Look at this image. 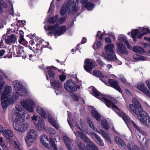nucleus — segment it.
<instances>
[{"label": "nucleus", "instance_id": "bb28decb", "mask_svg": "<svg viewBox=\"0 0 150 150\" xmlns=\"http://www.w3.org/2000/svg\"><path fill=\"white\" fill-rule=\"evenodd\" d=\"M40 140L41 143L45 147H48L49 144L45 142L46 140L48 141L47 137L45 134L42 135L40 138Z\"/></svg>", "mask_w": 150, "mask_h": 150}, {"label": "nucleus", "instance_id": "7ed1b4c3", "mask_svg": "<svg viewBox=\"0 0 150 150\" xmlns=\"http://www.w3.org/2000/svg\"><path fill=\"white\" fill-rule=\"evenodd\" d=\"M21 120V117L18 116L13 121V127L18 132H23L27 129L29 125L28 122L25 121L22 122Z\"/></svg>", "mask_w": 150, "mask_h": 150}, {"label": "nucleus", "instance_id": "6ab92c4d", "mask_svg": "<svg viewBox=\"0 0 150 150\" xmlns=\"http://www.w3.org/2000/svg\"><path fill=\"white\" fill-rule=\"evenodd\" d=\"M115 140L120 148L122 149H125L127 148L126 144L120 138L117 137H115Z\"/></svg>", "mask_w": 150, "mask_h": 150}, {"label": "nucleus", "instance_id": "7c9ffc66", "mask_svg": "<svg viewBox=\"0 0 150 150\" xmlns=\"http://www.w3.org/2000/svg\"><path fill=\"white\" fill-rule=\"evenodd\" d=\"M13 141H14L13 146L14 150H22L21 145L18 140L14 141V140ZM10 142L12 143V142Z\"/></svg>", "mask_w": 150, "mask_h": 150}, {"label": "nucleus", "instance_id": "f704fd0d", "mask_svg": "<svg viewBox=\"0 0 150 150\" xmlns=\"http://www.w3.org/2000/svg\"><path fill=\"white\" fill-rule=\"evenodd\" d=\"M133 51L135 52L139 53L141 54L144 52L143 49L139 46H135L133 47Z\"/></svg>", "mask_w": 150, "mask_h": 150}, {"label": "nucleus", "instance_id": "aec40b11", "mask_svg": "<svg viewBox=\"0 0 150 150\" xmlns=\"http://www.w3.org/2000/svg\"><path fill=\"white\" fill-rule=\"evenodd\" d=\"M15 110H14L17 111V112H16L14 113L13 115V117L15 118L16 117H17L18 116L21 117V115H23L22 114V112L23 113L24 110H23L22 108L18 105H16L15 108Z\"/></svg>", "mask_w": 150, "mask_h": 150}, {"label": "nucleus", "instance_id": "393cba45", "mask_svg": "<svg viewBox=\"0 0 150 150\" xmlns=\"http://www.w3.org/2000/svg\"><path fill=\"white\" fill-rule=\"evenodd\" d=\"M48 71V74L50 78H53L55 74L53 71L57 69V68L54 66L47 67Z\"/></svg>", "mask_w": 150, "mask_h": 150}, {"label": "nucleus", "instance_id": "603ef678", "mask_svg": "<svg viewBox=\"0 0 150 150\" xmlns=\"http://www.w3.org/2000/svg\"><path fill=\"white\" fill-rule=\"evenodd\" d=\"M65 18H61L57 20V24H62L65 21Z\"/></svg>", "mask_w": 150, "mask_h": 150}, {"label": "nucleus", "instance_id": "c85d7f7f", "mask_svg": "<svg viewBox=\"0 0 150 150\" xmlns=\"http://www.w3.org/2000/svg\"><path fill=\"white\" fill-rule=\"evenodd\" d=\"M91 112L93 116L97 121H100L101 120V116L97 111L94 110H92Z\"/></svg>", "mask_w": 150, "mask_h": 150}, {"label": "nucleus", "instance_id": "2eb2a0df", "mask_svg": "<svg viewBox=\"0 0 150 150\" xmlns=\"http://www.w3.org/2000/svg\"><path fill=\"white\" fill-rule=\"evenodd\" d=\"M93 62L91 60L89 59L86 60L83 67L85 70L87 72H90L93 67Z\"/></svg>", "mask_w": 150, "mask_h": 150}, {"label": "nucleus", "instance_id": "9b49d317", "mask_svg": "<svg viewBox=\"0 0 150 150\" xmlns=\"http://www.w3.org/2000/svg\"><path fill=\"white\" fill-rule=\"evenodd\" d=\"M64 88L67 91L70 93H72L77 90V87L75 83L70 80L67 81L64 84Z\"/></svg>", "mask_w": 150, "mask_h": 150}, {"label": "nucleus", "instance_id": "6e6d98bb", "mask_svg": "<svg viewBox=\"0 0 150 150\" xmlns=\"http://www.w3.org/2000/svg\"><path fill=\"white\" fill-rule=\"evenodd\" d=\"M59 78L62 81H63L65 79L66 76L63 74H62L59 76Z\"/></svg>", "mask_w": 150, "mask_h": 150}, {"label": "nucleus", "instance_id": "473e14b6", "mask_svg": "<svg viewBox=\"0 0 150 150\" xmlns=\"http://www.w3.org/2000/svg\"><path fill=\"white\" fill-rule=\"evenodd\" d=\"M51 85L58 88H60L62 87V83L59 81H54L51 82Z\"/></svg>", "mask_w": 150, "mask_h": 150}, {"label": "nucleus", "instance_id": "3c124183", "mask_svg": "<svg viewBox=\"0 0 150 150\" xmlns=\"http://www.w3.org/2000/svg\"><path fill=\"white\" fill-rule=\"evenodd\" d=\"M54 139L56 142H59L60 140V138L59 137L57 133L56 134L54 135Z\"/></svg>", "mask_w": 150, "mask_h": 150}, {"label": "nucleus", "instance_id": "ea45409f", "mask_svg": "<svg viewBox=\"0 0 150 150\" xmlns=\"http://www.w3.org/2000/svg\"><path fill=\"white\" fill-rule=\"evenodd\" d=\"M12 88L8 86H6L4 88L3 94H9L11 93Z\"/></svg>", "mask_w": 150, "mask_h": 150}, {"label": "nucleus", "instance_id": "4c0bfd02", "mask_svg": "<svg viewBox=\"0 0 150 150\" xmlns=\"http://www.w3.org/2000/svg\"><path fill=\"white\" fill-rule=\"evenodd\" d=\"M48 141L50 142V145L53 147L54 150H57V146L53 139L52 138H50Z\"/></svg>", "mask_w": 150, "mask_h": 150}, {"label": "nucleus", "instance_id": "58836bf2", "mask_svg": "<svg viewBox=\"0 0 150 150\" xmlns=\"http://www.w3.org/2000/svg\"><path fill=\"white\" fill-rule=\"evenodd\" d=\"M101 124L103 127L105 129L107 130L109 129V125L106 120H103L101 122Z\"/></svg>", "mask_w": 150, "mask_h": 150}, {"label": "nucleus", "instance_id": "f8f14e48", "mask_svg": "<svg viewBox=\"0 0 150 150\" xmlns=\"http://www.w3.org/2000/svg\"><path fill=\"white\" fill-rule=\"evenodd\" d=\"M143 112V114H141V116L139 118V120L144 125L149 127L150 125V117L146 112Z\"/></svg>", "mask_w": 150, "mask_h": 150}, {"label": "nucleus", "instance_id": "8fccbe9b", "mask_svg": "<svg viewBox=\"0 0 150 150\" xmlns=\"http://www.w3.org/2000/svg\"><path fill=\"white\" fill-rule=\"evenodd\" d=\"M49 132L51 135L53 134L54 135L57 133L55 129L52 128H49Z\"/></svg>", "mask_w": 150, "mask_h": 150}, {"label": "nucleus", "instance_id": "423d86ee", "mask_svg": "<svg viewBox=\"0 0 150 150\" xmlns=\"http://www.w3.org/2000/svg\"><path fill=\"white\" fill-rule=\"evenodd\" d=\"M114 47V45L112 44L106 45L104 47V49L107 54L102 55V56L108 60H116L117 58L113 50Z\"/></svg>", "mask_w": 150, "mask_h": 150}, {"label": "nucleus", "instance_id": "412c9836", "mask_svg": "<svg viewBox=\"0 0 150 150\" xmlns=\"http://www.w3.org/2000/svg\"><path fill=\"white\" fill-rule=\"evenodd\" d=\"M63 140L68 150H71L73 145L71 140L69 137L66 136H64L63 137Z\"/></svg>", "mask_w": 150, "mask_h": 150}, {"label": "nucleus", "instance_id": "338daca9", "mask_svg": "<svg viewBox=\"0 0 150 150\" xmlns=\"http://www.w3.org/2000/svg\"><path fill=\"white\" fill-rule=\"evenodd\" d=\"M3 138L2 137H1L0 138V143H1V145L2 144H6L7 145V143H3Z\"/></svg>", "mask_w": 150, "mask_h": 150}, {"label": "nucleus", "instance_id": "a18cd8bd", "mask_svg": "<svg viewBox=\"0 0 150 150\" xmlns=\"http://www.w3.org/2000/svg\"><path fill=\"white\" fill-rule=\"evenodd\" d=\"M129 150H140L139 147L136 145H128V146Z\"/></svg>", "mask_w": 150, "mask_h": 150}, {"label": "nucleus", "instance_id": "c03bdc74", "mask_svg": "<svg viewBox=\"0 0 150 150\" xmlns=\"http://www.w3.org/2000/svg\"><path fill=\"white\" fill-rule=\"evenodd\" d=\"M102 46V44L100 41H98L96 44H94L93 46V49L96 50Z\"/></svg>", "mask_w": 150, "mask_h": 150}, {"label": "nucleus", "instance_id": "bf43d9fd", "mask_svg": "<svg viewBox=\"0 0 150 150\" xmlns=\"http://www.w3.org/2000/svg\"><path fill=\"white\" fill-rule=\"evenodd\" d=\"M145 83L148 88L150 90V80H147L146 81H145Z\"/></svg>", "mask_w": 150, "mask_h": 150}, {"label": "nucleus", "instance_id": "cd10ccee", "mask_svg": "<svg viewBox=\"0 0 150 150\" xmlns=\"http://www.w3.org/2000/svg\"><path fill=\"white\" fill-rule=\"evenodd\" d=\"M37 112L43 118L45 119L46 118V112L40 106L38 107L37 108Z\"/></svg>", "mask_w": 150, "mask_h": 150}, {"label": "nucleus", "instance_id": "c756f323", "mask_svg": "<svg viewBox=\"0 0 150 150\" xmlns=\"http://www.w3.org/2000/svg\"><path fill=\"white\" fill-rule=\"evenodd\" d=\"M99 133L102 134L104 138L110 143L111 142V140L107 134L103 130L101 129L99 131Z\"/></svg>", "mask_w": 150, "mask_h": 150}, {"label": "nucleus", "instance_id": "20e7f679", "mask_svg": "<svg viewBox=\"0 0 150 150\" xmlns=\"http://www.w3.org/2000/svg\"><path fill=\"white\" fill-rule=\"evenodd\" d=\"M76 1L78 2L79 0ZM68 9L70 11L71 10L73 12L76 11L78 10V8L76 7V3L73 0H68L67 3H65L64 4L60 11L61 15L62 16L64 15Z\"/></svg>", "mask_w": 150, "mask_h": 150}, {"label": "nucleus", "instance_id": "4d7b16f0", "mask_svg": "<svg viewBox=\"0 0 150 150\" xmlns=\"http://www.w3.org/2000/svg\"><path fill=\"white\" fill-rule=\"evenodd\" d=\"M41 44L44 47H46L48 45V43L46 42L44 40H42L41 42Z\"/></svg>", "mask_w": 150, "mask_h": 150}, {"label": "nucleus", "instance_id": "f3484780", "mask_svg": "<svg viewBox=\"0 0 150 150\" xmlns=\"http://www.w3.org/2000/svg\"><path fill=\"white\" fill-rule=\"evenodd\" d=\"M4 135L8 140L9 142H12L15 139L14 135L13 132L10 130H5L3 132Z\"/></svg>", "mask_w": 150, "mask_h": 150}, {"label": "nucleus", "instance_id": "09e8293b", "mask_svg": "<svg viewBox=\"0 0 150 150\" xmlns=\"http://www.w3.org/2000/svg\"><path fill=\"white\" fill-rule=\"evenodd\" d=\"M71 97L72 99L75 101H77L79 99V97L77 94H71Z\"/></svg>", "mask_w": 150, "mask_h": 150}, {"label": "nucleus", "instance_id": "a19ab883", "mask_svg": "<svg viewBox=\"0 0 150 150\" xmlns=\"http://www.w3.org/2000/svg\"><path fill=\"white\" fill-rule=\"evenodd\" d=\"M93 135L95 137V138L99 143V144L102 146H103L104 143L103 141L100 139L99 136L96 133H93Z\"/></svg>", "mask_w": 150, "mask_h": 150}, {"label": "nucleus", "instance_id": "b1692460", "mask_svg": "<svg viewBox=\"0 0 150 150\" xmlns=\"http://www.w3.org/2000/svg\"><path fill=\"white\" fill-rule=\"evenodd\" d=\"M149 33V30L147 28H142L139 30V35L137 36L138 38H141L142 36Z\"/></svg>", "mask_w": 150, "mask_h": 150}, {"label": "nucleus", "instance_id": "f03ea898", "mask_svg": "<svg viewBox=\"0 0 150 150\" xmlns=\"http://www.w3.org/2000/svg\"><path fill=\"white\" fill-rule=\"evenodd\" d=\"M18 97L19 94H0V99L3 109L6 110L8 105L13 104Z\"/></svg>", "mask_w": 150, "mask_h": 150}, {"label": "nucleus", "instance_id": "774afa93", "mask_svg": "<svg viewBox=\"0 0 150 150\" xmlns=\"http://www.w3.org/2000/svg\"><path fill=\"white\" fill-rule=\"evenodd\" d=\"M86 42V39L84 38H83L81 41V42L82 44L85 43Z\"/></svg>", "mask_w": 150, "mask_h": 150}, {"label": "nucleus", "instance_id": "4be33fe9", "mask_svg": "<svg viewBox=\"0 0 150 150\" xmlns=\"http://www.w3.org/2000/svg\"><path fill=\"white\" fill-rule=\"evenodd\" d=\"M137 88L145 94H149L150 93L143 83H139L137 85Z\"/></svg>", "mask_w": 150, "mask_h": 150}, {"label": "nucleus", "instance_id": "5701e85b", "mask_svg": "<svg viewBox=\"0 0 150 150\" xmlns=\"http://www.w3.org/2000/svg\"><path fill=\"white\" fill-rule=\"evenodd\" d=\"M38 121V123L36 125L37 129L39 131H41L45 129V127L44 120L42 119H41Z\"/></svg>", "mask_w": 150, "mask_h": 150}, {"label": "nucleus", "instance_id": "c9c22d12", "mask_svg": "<svg viewBox=\"0 0 150 150\" xmlns=\"http://www.w3.org/2000/svg\"><path fill=\"white\" fill-rule=\"evenodd\" d=\"M93 74L94 75L97 77H101L103 78L105 76L103 75L102 73L98 70H95L93 71Z\"/></svg>", "mask_w": 150, "mask_h": 150}, {"label": "nucleus", "instance_id": "9d476101", "mask_svg": "<svg viewBox=\"0 0 150 150\" xmlns=\"http://www.w3.org/2000/svg\"><path fill=\"white\" fill-rule=\"evenodd\" d=\"M20 104L23 108L30 112H33V108L35 106L33 101L30 99L23 100L21 102Z\"/></svg>", "mask_w": 150, "mask_h": 150}, {"label": "nucleus", "instance_id": "0e129e2a", "mask_svg": "<svg viewBox=\"0 0 150 150\" xmlns=\"http://www.w3.org/2000/svg\"><path fill=\"white\" fill-rule=\"evenodd\" d=\"M21 38L20 41H19V42L21 44L22 42L23 41L25 40L23 38V37L22 35H21L20 36Z\"/></svg>", "mask_w": 150, "mask_h": 150}, {"label": "nucleus", "instance_id": "052dcab7", "mask_svg": "<svg viewBox=\"0 0 150 150\" xmlns=\"http://www.w3.org/2000/svg\"><path fill=\"white\" fill-rule=\"evenodd\" d=\"M38 117L36 116L35 115H34L32 118V120H33L36 121L38 120Z\"/></svg>", "mask_w": 150, "mask_h": 150}, {"label": "nucleus", "instance_id": "49530a36", "mask_svg": "<svg viewBox=\"0 0 150 150\" xmlns=\"http://www.w3.org/2000/svg\"><path fill=\"white\" fill-rule=\"evenodd\" d=\"M89 91H91L93 94H99V92L93 86H91L89 88Z\"/></svg>", "mask_w": 150, "mask_h": 150}, {"label": "nucleus", "instance_id": "a878e982", "mask_svg": "<svg viewBox=\"0 0 150 150\" xmlns=\"http://www.w3.org/2000/svg\"><path fill=\"white\" fill-rule=\"evenodd\" d=\"M49 122L56 129H59V126L57 122L51 117L49 116L48 118Z\"/></svg>", "mask_w": 150, "mask_h": 150}, {"label": "nucleus", "instance_id": "5fc2aeb1", "mask_svg": "<svg viewBox=\"0 0 150 150\" xmlns=\"http://www.w3.org/2000/svg\"><path fill=\"white\" fill-rule=\"evenodd\" d=\"M103 34L100 31H98L96 35L97 37H99V39H102V36H103Z\"/></svg>", "mask_w": 150, "mask_h": 150}, {"label": "nucleus", "instance_id": "13d9d810", "mask_svg": "<svg viewBox=\"0 0 150 150\" xmlns=\"http://www.w3.org/2000/svg\"><path fill=\"white\" fill-rule=\"evenodd\" d=\"M105 42L107 43H109L111 42L110 39L109 37H105Z\"/></svg>", "mask_w": 150, "mask_h": 150}, {"label": "nucleus", "instance_id": "864d4df0", "mask_svg": "<svg viewBox=\"0 0 150 150\" xmlns=\"http://www.w3.org/2000/svg\"><path fill=\"white\" fill-rule=\"evenodd\" d=\"M1 146L3 150H9L8 147L6 144H1Z\"/></svg>", "mask_w": 150, "mask_h": 150}, {"label": "nucleus", "instance_id": "37998d69", "mask_svg": "<svg viewBox=\"0 0 150 150\" xmlns=\"http://www.w3.org/2000/svg\"><path fill=\"white\" fill-rule=\"evenodd\" d=\"M58 17V16L57 15H56L55 17L50 18L49 19L48 21L51 23H53L55 22H56L57 23Z\"/></svg>", "mask_w": 150, "mask_h": 150}, {"label": "nucleus", "instance_id": "ddd939ff", "mask_svg": "<svg viewBox=\"0 0 150 150\" xmlns=\"http://www.w3.org/2000/svg\"><path fill=\"white\" fill-rule=\"evenodd\" d=\"M129 107L130 110L137 115L139 119L141 116V114H143V112H145V111L143 110L142 107L141 110H139V108H138L137 107L136 108L132 104H131L129 105Z\"/></svg>", "mask_w": 150, "mask_h": 150}, {"label": "nucleus", "instance_id": "1a4fd4ad", "mask_svg": "<svg viewBox=\"0 0 150 150\" xmlns=\"http://www.w3.org/2000/svg\"><path fill=\"white\" fill-rule=\"evenodd\" d=\"M48 28L49 30L53 31L55 35L58 36L63 34L66 30L65 26L59 27L57 25L49 26Z\"/></svg>", "mask_w": 150, "mask_h": 150}, {"label": "nucleus", "instance_id": "680f3d73", "mask_svg": "<svg viewBox=\"0 0 150 150\" xmlns=\"http://www.w3.org/2000/svg\"><path fill=\"white\" fill-rule=\"evenodd\" d=\"M137 137L138 139L140 142L144 140V137H143L142 139H141V136L139 135L138 134L137 135Z\"/></svg>", "mask_w": 150, "mask_h": 150}, {"label": "nucleus", "instance_id": "0eeeda50", "mask_svg": "<svg viewBox=\"0 0 150 150\" xmlns=\"http://www.w3.org/2000/svg\"><path fill=\"white\" fill-rule=\"evenodd\" d=\"M118 40L119 42H117L116 43L117 47V52L126 54H127L128 52L126 50L125 45H123L122 42V41L124 42L125 43L127 48L130 49V46L129 45L126 38L125 37H123L119 38L118 39Z\"/></svg>", "mask_w": 150, "mask_h": 150}, {"label": "nucleus", "instance_id": "f257e3e1", "mask_svg": "<svg viewBox=\"0 0 150 150\" xmlns=\"http://www.w3.org/2000/svg\"><path fill=\"white\" fill-rule=\"evenodd\" d=\"M93 95L94 97L100 100H103L105 105L108 107L110 108L112 107L113 110H114L115 109L116 110L119 111L118 112L120 113H119L120 115L122 117V119L127 126L132 125L136 129L137 131L142 134L143 135H146V133L140 129L134 122L130 119L124 113L120 112V110L117 107L111 102L112 101V102H114L115 103H116L117 101L114 98L108 96L105 97L103 94H93Z\"/></svg>", "mask_w": 150, "mask_h": 150}, {"label": "nucleus", "instance_id": "e433bc0d", "mask_svg": "<svg viewBox=\"0 0 150 150\" xmlns=\"http://www.w3.org/2000/svg\"><path fill=\"white\" fill-rule=\"evenodd\" d=\"M132 103L136 105V107L138 108H139V110H141L142 109V106L136 98H133L132 99Z\"/></svg>", "mask_w": 150, "mask_h": 150}, {"label": "nucleus", "instance_id": "de8ad7c7", "mask_svg": "<svg viewBox=\"0 0 150 150\" xmlns=\"http://www.w3.org/2000/svg\"><path fill=\"white\" fill-rule=\"evenodd\" d=\"M4 85V82L2 76L0 75V93L1 92V89Z\"/></svg>", "mask_w": 150, "mask_h": 150}, {"label": "nucleus", "instance_id": "a211bd4d", "mask_svg": "<svg viewBox=\"0 0 150 150\" xmlns=\"http://www.w3.org/2000/svg\"><path fill=\"white\" fill-rule=\"evenodd\" d=\"M118 81L112 79L108 80V83L110 86L117 90L119 93H122V91L118 85Z\"/></svg>", "mask_w": 150, "mask_h": 150}, {"label": "nucleus", "instance_id": "69168bd1", "mask_svg": "<svg viewBox=\"0 0 150 150\" xmlns=\"http://www.w3.org/2000/svg\"><path fill=\"white\" fill-rule=\"evenodd\" d=\"M5 51L4 50H0V57L2 56L4 54Z\"/></svg>", "mask_w": 150, "mask_h": 150}, {"label": "nucleus", "instance_id": "6e6552de", "mask_svg": "<svg viewBox=\"0 0 150 150\" xmlns=\"http://www.w3.org/2000/svg\"><path fill=\"white\" fill-rule=\"evenodd\" d=\"M37 137V133L34 129H30L27 132L25 140L28 146H30Z\"/></svg>", "mask_w": 150, "mask_h": 150}, {"label": "nucleus", "instance_id": "39448f33", "mask_svg": "<svg viewBox=\"0 0 150 150\" xmlns=\"http://www.w3.org/2000/svg\"><path fill=\"white\" fill-rule=\"evenodd\" d=\"M76 126L81 131H77L76 133L74 131V133L77 137H79L84 141L90 143V144L86 145V148L87 150H98V149L96 147L95 144L92 142L85 135L82 133V131L78 125H76Z\"/></svg>", "mask_w": 150, "mask_h": 150}, {"label": "nucleus", "instance_id": "4468645a", "mask_svg": "<svg viewBox=\"0 0 150 150\" xmlns=\"http://www.w3.org/2000/svg\"><path fill=\"white\" fill-rule=\"evenodd\" d=\"M13 86L15 88L16 91L18 93H23V92L24 91V89L22 86L21 83L18 81H14L13 82Z\"/></svg>", "mask_w": 150, "mask_h": 150}, {"label": "nucleus", "instance_id": "2f4dec72", "mask_svg": "<svg viewBox=\"0 0 150 150\" xmlns=\"http://www.w3.org/2000/svg\"><path fill=\"white\" fill-rule=\"evenodd\" d=\"M133 58L135 60L137 61L141 60L145 61L147 59L144 56L139 55L137 54H135L133 55Z\"/></svg>", "mask_w": 150, "mask_h": 150}, {"label": "nucleus", "instance_id": "72a5a7b5", "mask_svg": "<svg viewBox=\"0 0 150 150\" xmlns=\"http://www.w3.org/2000/svg\"><path fill=\"white\" fill-rule=\"evenodd\" d=\"M139 30L137 29L132 30V31L131 35L132 37L133 38V40L135 42L136 41V36L138 34L137 36L139 35Z\"/></svg>", "mask_w": 150, "mask_h": 150}, {"label": "nucleus", "instance_id": "e2e57ef3", "mask_svg": "<svg viewBox=\"0 0 150 150\" xmlns=\"http://www.w3.org/2000/svg\"><path fill=\"white\" fill-rule=\"evenodd\" d=\"M88 122V123L90 126L92 128L93 127H94V125H93L92 123L89 120H88L87 119Z\"/></svg>", "mask_w": 150, "mask_h": 150}, {"label": "nucleus", "instance_id": "79ce46f5", "mask_svg": "<svg viewBox=\"0 0 150 150\" xmlns=\"http://www.w3.org/2000/svg\"><path fill=\"white\" fill-rule=\"evenodd\" d=\"M86 8L88 10H92L94 7V5L91 2H88L86 4L85 6Z\"/></svg>", "mask_w": 150, "mask_h": 150}, {"label": "nucleus", "instance_id": "dca6fc26", "mask_svg": "<svg viewBox=\"0 0 150 150\" xmlns=\"http://www.w3.org/2000/svg\"><path fill=\"white\" fill-rule=\"evenodd\" d=\"M17 37L14 35H11L5 37V40L7 44L11 45V44H14L17 41Z\"/></svg>", "mask_w": 150, "mask_h": 150}]
</instances>
